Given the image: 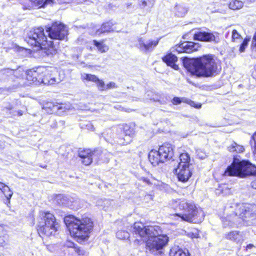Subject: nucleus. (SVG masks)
<instances>
[{
    "instance_id": "1",
    "label": "nucleus",
    "mask_w": 256,
    "mask_h": 256,
    "mask_svg": "<svg viewBox=\"0 0 256 256\" xmlns=\"http://www.w3.org/2000/svg\"><path fill=\"white\" fill-rule=\"evenodd\" d=\"M134 232L146 241V248L152 252L162 250L168 241L166 235L160 234L161 230L157 226H145L141 222H135Z\"/></svg>"
},
{
    "instance_id": "48",
    "label": "nucleus",
    "mask_w": 256,
    "mask_h": 256,
    "mask_svg": "<svg viewBox=\"0 0 256 256\" xmlns=\"http://www.w3.org/2000/svg\"><path fill=\"white\" fill-rule=\"evenodd\" d=\"M8 188V186L5 184L4 183L0 182V190H3L4 188Z\"/></svg>"
},
{
    "instance_id": "16",
    "label": "nucleus",
    "mask_w": 256,
    "mask_h": 256,
    "mask_svg": "<svg viewBox=\"0 0 256 256\" xmlns=\"http://www.w3.org/2000/svg\"><path fill=\"white\" fill-rule=\"evenodd\" d=\"M176 173L178 175V178L180 181L186 182L192 176V172L190 166H182V164H178L175 169Z\"/></svg>"
},
{
    "instance_id": "44",
    "label": "nucleus",
    "mask_w": 256,
    "mask_h": 256,
    "mask_svg": "<svg viewBox=\"0 0 256 256\" xmlns=\"http://www.w3.org/2000/svg\"><path fill=\"white\" fill-rule=\"evenodd\" d=\"M182 102V100L178 97H174L172 100V103L174 105L180 104Z\"/></svg>"
},
{
    "instance_id": "52",
    "label": "nucleus",
    "mask_w": 256,
    "mask_h": 256,
    "mask_svg": "<svg viewBox=\"0 0 256 256\" xmlns=\"http://www.w3.org/2000/svg\"><path fill=\"white\" fill-rule=\"evenodd\" d=\"M253 247H254V246L252 244H248L246 246V249H250Z\"/></svg>"
},
{
    "instance_id": "21",
    "label": "nucleus",
    "mask_w": 256,
    "mask_h": 256,
    "mask_svg": "<svg viewBox=\"0 0 256 256\" xmlns=\"http://www.w3.org/2000/svg\"><path fill=\"white\" fill-rule=\"evenodd\" d=\"M9 236L4 228L0 226V246L4 247L8 245Z\"/></svg>"
},
{
    "instance_id": "42",
    "label": "nucleus",
    "mask_w": 256,
    "mask_h": 256,
    "mask_svg": "<svg viewBox=\"0 0 256 256\" xmlns=\"http://www.w3.org/2000/svg\"><path fill=\"white\" fill-rule=\"evenodd\" d=\"M84 126H85V128L88 130H91V131H92L94 130V126L93 125L89 122H87V124H85V125H82V128H84Z\"/></svg>"
},
{
    "instance_id": "35",
    "label": "nucleus",
    "mask_w": 256,
    "mask_h": 256,
    "mask_svg": "<svg viewBox=\"0 0 256 256\" xmlns=\"http://www.w3.org/2000/svg\"><path fill=\"white\" fill-rule=\"evenodd\" d=\"M116 237L120 240H124L130 237L129 233L125 230H119L116 234Z\"/></svg>"
},
{
    "instance_id": "11",
    "label": "nucleus",
    "mask_w": 256,
    "mask_h": 256,
    "mask_svg": "<svg viewBox=\"0 0 256 256\" xmlns=\"http://www.w3.org/2000/svg\"><path fill=\"white\" fill-rule=\"evenodd\" d=\"M78 153L79 157L82 159V162L86 166L90 164L93 160H97L100 159V157H102V154L100 150L92 151L90 149L82 148H80Z\"/></svg>"
},
{
    "instance_id": "33",
    "label": "nucleus",
    "mask_w": 256,
    "mask_h": 256,
    "mask_svg": "<svg viewBox=\"0 0 256 256\" xmlns=\"http://www.w3.org/2000/svg\"><path fill=\"white\" fill-rule=\"evenodd\" d=\"M81 79L82 80L96 82V80H98V78L94 74L84 73L81 74Z\"/></svg>"
},
{
    "instance_id": "2",
    "label": "nucleus",
    "mask_w": 256,
    "mask_h": 256,
    "mask_svg": "<svg viewBox=\"0 0 256 256\" xmlns=\"http://www.w3.org/2000/svg\"><path fill=\"white\" fill-rule=\"evenodd\" d=\"M62 79L58 75L55 68L50 70L44 68H38L36 70H30L26 72L24 82L20 83L21 86L26 87L32 84L38 85L40 84L52 85L59 83Z\"/></svg>"
},
{
    "instance_id": "15",
    "label": "nucleus",
    "mask_w": 256,
    "mask_h": 256,
    "mask_svg": "<svg viewBox=\"0 0 256 256\" xmlns=\"http://www.w3.org/2000/svg\"><path fill=\"white\" fill-rule=\"evenodd\" d=\"M158 152L164 162L170 160L174 156V148L172 144L165 143L160 146Z\"/></svg>"
},
{
    "instance_id": "41",
    "label": "nucleus",
    "mask_w": 256,
    "mask_h": 256,
    "mask_svg": "<svg viewBox=\"0 0 256 256\" xmlns=\"http://www.w3.org/2000/svg\"><path fill=\"white\" fill-rule=\"evenodd\" d=\"M248 44V40L246 39H244L242 44H240L239 51L240 52H242L244 51L246 48L247 47Z\"/></svg>"
},
{
    "instance_id": "40",
    "label": "nucleus",
    "mask_w": 256,
    "mask_h": 256,
    "mask_svg": "<svg viewBox=\"0 0 256 256\" xmlns=\"http://www.w3.org/2000/svg\"><path fill=\"white\" fill-rule=\"evenodd\" d=\"M196 153L197 156L200 159H204L207 156L206 154L201 149L197 150Z\"/></svg>"
},
{
    "instance_id": "22",
    "label": "nucleus",
    "mask_w": 256,
    "mask_h": 256,
    "mask_svg": "<svg viewBox=\"0 0 256 256\" xmlns=\"http://www.w3.org/2000/svg\"><path fill=\"white\" fill-rule=\"evenodd\" d=\"M226 238L236 242H240L242 240V236L240 232L238 231H232L225 234Z\"/></svg>"
},
{
    "instance_id": "32",
    "label": "nucleus",
    "mask_w": 256,
    "mask_h": 256,
    "mask_svg": "<svg viewBox=\"0 0 256 256\" xmlns=\"http://www.w3.org/2000/svg\"><path fill=\"white\" fill-rule=\"evenodd\" d=\"M152 100L153 101L159 102L162 104H165L167 102L166 100H160L158 98H156L154 97V94L152 92H147L145 94V98L143 99V100L146 101L148 100Z\"/></svg>"
},
{
    "instance_id": "54",
    "label": "nucleus",
    "mask_w": 256,
    "mask_h": 256,
    "mask_svg": "<svg viewBox=\"0 0 256 256\" xmlns=\"http://www.w3.org/2000/svg\"><path fill=\"white\" fill-rule=\"evenodd\" d=\"M50 42V46H51V45H52V44L51 43V42Z\"/></svg>"
},
{
    "instance_id": "3",
    "label": "nucleus",
    "mask_w": 256,
    "mask_h": 256,
    "mask_svg": "<svg viewBox=\"0 0 256 256\" xmlns=\"http://www.w3.org/2000/svg\"><path fill=\"white\" fill-rule=\"evenodd\" d=\"M183 64L188 70L198 76L209 77L216 73L217 66L211 56L196 59L186 58Z\"/></svg>"
},
{
    "instance_id": "13",
    "label": "nucleus",
    "mask_w": 256,
    "mask_h": 256,
    "mask_svg": "<svg viewBox=\"0 0 256 256\" xmlns=\"http://www.w3.org/2000/svg\"><path fill=\"white\" fill-rule=\"evenodd\" d=\"M198 46L197 44L191 42H185L180 44L176 46L172 49V52H176L178 53H191L198 50Z\"/></svg>"
},
{
    "instance_id": "47",
    "label": "nucleus",
    "mask_w": 256,
    "mask_h": 256,
    "mask_svg": "<svg viewBox=\"0 0 256 256\" xmlns=\"http://www.w3.org/2000/svg\"><path fill=\"white\" fill-rule=\"evenodd\" d=\"M140 180H142V182H145L148 184H152V183L150 181L149 179L145 177H142L140 178Z\"/></svg>"
},
{
    "instance_id": "7",
    "label": "nucleus",
    "mask_w": 256,
    "mask_h": 256,
    "mask_svg": "<svg viewBox=\"0 0 256 256\" xmlns=\"http://www.w3.org/2000/svg\"><path fill=\"white\" fill-rule=\"evenodd\" d=\"M252 213L250 211L248 206L241 205L236 209L234 212L228 214L222 218L223 226L224 228H234L238 226L246 218L252 216Z\"/></svg>"
},
{
    "instance_id": "43",
    "label": "nucleus",
    "mask_w": 256,
    "mask_h": 256,
    "mask_svg": "<svg viewBox=\"0 0 256 256\" xmlns=\"http://www.w3.org/2000/svg\"><path fill=\"white\" fill-rule=\"evenodd\" d=\"M24 112L22 110H19L12 112L11 115L12 116H22L24 114Z\"/></svg>"
},
{
    "instance_id": "27",
    "label": "nucleus",
    "mask_w": 256,
    "mask_h": 256,
    "mask_svg": "<svg viewBox=\"0 0 256 256\" xmlns=\"http://www.w3.org/2000/svg\"><path fill=\"white\" fill-rule=\"evenodd\" d=\"M60 108V107L59 106L54 104V103L50 102L46 103L44 106L42 108L48 114H52Z\"/></svg>"
},
{
    "instance_id": "56",
    "label": "nucleus",
    "mask_w": 256,
    "mask_h": 256,
    "mask_svg": "<svg viewBox=\"0 0 256 256\" xmlns=\"http://www.w3.org/2000/svg\"><path fill=\"white\" fill-rule=\"evenodd\" d=\"M0 256H1L0 255Z\"/></svg>"
},
{
    "instance_id": "39",
    "label": "nucleus",
    "mask_w": 256,
    "mask_h": 256,
    "mask_svg": "<svg viewBox=\"0 0 256 256\" xmlns=\"http://www.w3.org/2000/svg\"><path fill=\"white\" fill-rule=\"evenodd\" d=\"M97 86L98 87V89L100 90H106V85L102 80H100L98 78V80H96V82Z\"/></svg>"
},
{
    "instance_id": "25",
    "label": "nucleus",
    "mask_w": 256,
    "mask_h": 256,
    "mask_svg": "<svg viewBox=\"0 0 256 256\" xmlns=\"http://www.w3.org/2000/svg\"><path fill=\"white\" fill-rule=\"evenodd\" d=\"M32 6L40 8L52 2V0H30Z\"/></svg>"
},
{
    "instance_id": "53",
    "label": "nucleus",
    "mask_w": 256,
    "mask_h": 256,
    "mask_svg": "<svg viewBox=\"0 0 256 256\" xmlns=\"http://www.w3.org/2000/svg\"><path fill=\"white\" fill-rule=\"evenodd\" d=\"M8 108L9 110H12L13 108L11 106V107Z\"/></svg>"
},
{
    "instance_id": "8",
    "label": "nucleus",
    "mask_w": 256,
    "mask_h": 256,
    "mask_svg": "<svg viewBox=\"0 0 256 256\" xmlns=\"http://www.w3.org/2000/svg\"><path fill=\"white\" fill-rule=\"evenodd\" d=\"M44 220V224L39 226L38 229L39 234H42L48 236H54L59 227V224L56 221L54 216L50 212H46L45 214Z\"/></svg>"
},
{
    "instance_id": "20",
    "label": "nucleus",
    "mask_w": 256,
    "mask_h": 256,
    "mask_svg": "<svg viewBox=\"0 0 256 256\" xmlns=\"http://www.w3.org/2000/svg\"><path fill=\"white\" fill-rule=\"evenodd\" d=\"M158 150H152L148 154V159L151 164L156 166L160 162H164Z\"/></svg>"
},
{
    "instance_id": "31",
    "label": "nucleus",
    "mask_w": 256,
    "mask_h": 256,
    "mask_svg": "<svg viewBox=\"0 0 256 256\" xmlns=\"http://www.w3.org/2000/svg\"><path fill=\"white\" fill-rule=\"evenodd\" d=\"M112 24L110 22H106L102 24L100 29L98 30L96 33L98 34L101 33H104L106 32H110L112 30Z\"/></svg>"
},
{
    "instance_id": "49",
    "label": "nucleus",
    "mask_w": 256,
    "mask_h": 256,
    "mask_svg": "<svg viewBox=\"0 0 256 256\" xmlns=\"http://www.w3.org/2000/svg\"><path fill=\"white\" fill-rule=\"evenodd\" d=\"M251 186L253 188L256 189V180L252 182Z\"/></svg>"
},
{
    "instance_id": "19",
    "label": "nucleus",
    "mask_w": 256,
    "mask_h": 256,
    "mask_svg": "<svg viewBox=\"0 0 256 256\" xmlns=\"http://www.w3.org/2000/svg\"><path fill=\"white\" fill-rule=\"evenodd\" d=\"M163 61L166 62L168 66L172 67L175 70L178 68V66L176 64L178 60V58L172 53H168L162 58Z\"/></svg>"
},
{
    "instance_id": "6",
    "label": "nucleus",
    "mask_w": 256,
    "mask_h": 256,
    "mask_svg": "<svg viewBox=\"0 0 256 256\" xmlns=\"http://www.w3.org/2000/svg\"><path fill=\"white\" fill-rule=\"evenodd\" d=\"M256 174V166L248 160H240L234 157L231 165L225 170L224 174L227 176H236L241 178Z\"/></svg>"
},
{
    "instance_id": "10",
    "label": "nucleus",
    "mask_w": 256,
    "mask_h": 256,
    "mask_svg": "<svg viewBox=\"0 0 256 256\" xmlns=\"http://www.w3.org/2000/svg\"><path fill=\"white\" fill-rule=\"evenodd\" d=\"M46 32L49 38L53 40H64L68 34L66 26L58 22L53 23L51 26L46 27Z\"/></svg>"
},
{
    "instance_id": "51",
    "label": "nucleus",
    "mask_w": 256,
    "mask_h": 256,
    "mask_svg": "<svg viewBox=\"0 0 256 256\" xmlns=\"http://www.w3.org/2000/svg\"><path fill=\"white\" fill-rule=\"evenodd\" d=\"M253 42L254 44V46L256 47V32L254 34L253 37Z\"/></svg>"
},
{
    "instance_id": "24",
    "label": "nucleus",
    "mask_w": 256,
    "mask_h": 256,
    "mask_svg": "<svg viewBox=\"0 0 256 256\" xmlns=\"http://www.w3.org/2000/svg\"><path fill=\"white\" fill-rule=\"evenodd\" d=\"M174 12L178 16H184L188 12V8L183 4H176Z\"/></svg>"
},
{
    "instance_id": "18",
    "label": "nucleus",
    "mask_w": 256,
    "mask_h": 256,
    "mask_svg": "<svg viewBox=\"0 0 256 256\" xmlns=\"http://www.w3.org/2000/svg\"><path fill=\"white\" fill-rule=\"evenodd\" d=\"M194 38L195 40L210 42L214 40L215 36L211 32L199 31L194 34Z\"/></svg>"
},
{
    "instance_id": "23",
    "label": "nucleus",
    "mask_w": 256,
    "mask_h": 256,
    "mask_svg": "<svg viewBox=\"0 0 256 256\" xmlns=\"http://www.w3.org/2000/svg\"><path fill=\"white\" fill-rule=\"evenodd\" d=\"M170 256H190V254L188 250H182L176 246L170 249Z\"/></svg>"
},
{
    "instance_id": "38",
    "label": "nucleus",
    "mask_w": 256,
    "mask_h": 256,
    "mask_svg": "<svg viewBox=\"0 0 256 256\" xmlns=\"http://www.w3.org/2000/svg\"><path fill=\"white\" fill-rule=\"evenodd\" d=\"M14 69H11L10 68H4L1 70L0 72L2 74L6 75L7 76H10L11 79H13L12 74Z\"/></svg>"
},
{
    "instance_id": "50",
    "label": "nucleus",
    "mask_w": 256,
    "mask_h": 256,
    "mask_svg": "<svg viewBox=\"0 0 256 256\" xmlns=\"http://www.w3.org/2000/svg\"><path fill=\"white\" fill-rule=\"evenodd\" d=\"M58 1L60 2V3H68L70 2V0H58Z\"/></svg>"
},
{
    "instance_id": "14",
    "label": "nucleus",
    "mask_w": 256,
    "mask_h": 256,
    "mask_svg": "<svg viewBox=\"0 0 256 256\" xmlns=\"http://www.w3.org/2000/svg\"><path fill=\"white\" fill-rule=\"evenodd\" d=\"M136 46L141 50L147 52L152 50L158 43V40H146L143 38H139L138 39Z\"/></svg>"
},
{
    "instance_id": "36",
    "label": "nucleus",
    "mask_w": 256,
    "mask_h": 256,
    "mask_svg": "<svg viewBox=\"0 0 256 256\" xmlns=\"http://www.w3.org/2000/svg\"><path fill=\"white\" fill-rule=\"evenodd\" d=\"M232 41L233 42H237L238 40L242 38L241 35L238 32V30L234 29L232 30Z\"/></svg>"
},
{
    "instance_id": "30",
    "label": "nucleus",
    "mask_w": 256,
    "mask_h": 256,
    "mask_svg": "<svg viewBox=\"0 0 256 256\" xmlns=\"http://www.w3.org/2000/svg\"><path fill=\"white\" fill-rule=\"evenodd\" d=\"M244 2L238 0H230L229 3L230 8L232 10H238L242 8Z\"/></svg>"
},
{
    "instance_id": "28",
    "label": "nucleus",
    "mask_w": 256,
    "mask_h": 256,
    "mask_svg": "<svg viewBox=\"0 0 256 256\" xmlns=\"http://www.w3.org/2000/svg\"><path fill=\"white\" fill-rule=\"evenodd\" d=\"M228 150L230 152H236L238 153H240L244 151V148L242 146L238 144L235 142L232 144L230 146L228 147Z\"/></svg>"
},
{
    "instance_id": "37",
    "label": "nucleus",
    "mask_w": 256,
    "mask_h": 256,
    "mask_svg": "<svg viewBox=\"0 0 256 256\" xmlns=\"http://www.w3.org/2000/svg\"><path fill=\"white\" fill-rule=\"evenodd\" d=\"M3 194H4L6 198L7 199L8 203L10 204V200L13 194L10 188L8 186V189L4 188L3 190L2 191Z\"/></svg>"
},
{
    "instance_id": "17",
    "label": "nucleus",
    "mask_w": 256,
    "mask_h": 256,
    "mask_svg": "<svg viewBox=\"0 0 256 256\" xmlns=\"http://www.w3.org/2000/svg\"><path fill=\"white\" fill-rule=\"evenodd\" d=\"M26 75V72L21 68L14 69L12 78V80L16 82V84L15 85V88H21L20 83L24 82V78Z\"/></svg>"
},
{
    "instance_id": "34",
    "label": "nucleus",
    "mask_w": 256,
    "mask_h": 256,
    "mask_svg": "<svg viewBox=\"0 0 256 256\" xmlns=\"http://www.w3.org/2000/svg\"><path fill=\"white\" fill-rule=\"evenodd\" d=\"M220 191V193L224 195H228L232 193L230 188H229L228 186L224 184L220 186V188L218 191Z\"/></svg>"
},
{
    "instance_id": "26",
    "label": "nucleus",
    "mask_w": 256,
    "mask_h": 256,
    "mask_svg": "<svg viewBox=\"0 0 256 256\" xmlns=\"http://www.w3.org/2000/svg\"><path fill=\"white\" fill-rule=\"evenodd\" d=\"M93 44L96 47L98 50L101 53L106 52L109 49L108 46L104 44L103 41L98 42L96 40H94Z\"/></svg>"
},
{
    "instance_id": "55",
    "label": "nucleus",
    "mask_w": 256,
    "mask_h": 256,
    "mask_svg": "<svg viewBox=\"0 0 256 256\" xmlns=\"http://www.w3.org/2000/svg\"><path fill=\"white\" fill-rule=\"evenodd\" d=\"M70 0V2L71 0Z\"/></svg>"
},
{
    "instance_id": "12",
    "label": "nucleus",
    "mask_w": 256,
    "mask_h": 256,
    "mask_svg": "<svg viewBox=\"0 0 256 256\" xmlns=\"http://www.w3.org/2000/svg\"><path fill=\"white\" fill-rule=\"evenodd\" d=\"M116 132L120 134L114 138L116 139L115 142L120 145L129 144L132 141L134 134V129L130 128L128 126H124L123 129L121 128H117Z\"/></svg>"
},
{
    "instance_id": "4",
    "label": "nucleus",
    "mask_w": 256,
    "mask_h": 256,
    "mask_svg": "<svg viewBox=\"0 0 256 256\" xmlns=\"http://www.w3.org/2000/svg\"><path fill=\"white\" fill-rule=\"evenodd\" d=\"M70 218L68 228L70 234L80 240H87L94 227L91 218L86 216L80 218L72 216Z\"/></svg>"
},
{
    "instance_id": "9",
    "label": "nucleus",
    "mask_w": 256,
    "mask_h": 256,
    "mask_svg": "<svg viewBox=\"0 0 256 256\" xmlns=\"http://www.w3.org/2000/svg\"><path fill=\"white\" fill-rule=\"evenodd\" d=\"M28 43L34 46H46L48 42L42 28L40 27L30 31L27 40Z\"/></svg>"
},
{
    "instance_id": "5",
    "label": "nucleus",
    "mask_w": 256,
    "mask_h": 256,
    "mask_svg": "<svg viewBox=\"0 0 256 256\" xmlns=\"http://www.w3.org/2000/svg\"><path fill=\"white\" fill-rule=\"evenodd\" d=\"M175 203L178 204V208L183 210V214H176L182 220L190 222L199 223L204 219L203 211L198 208L196 205L190 201L186 200H176Z\"/></svg>"
},
{
    "instance_id": "46",
    "label": "nucleus",
    "mask_w": 256,
    "mask_h": 256,
    "mask_svg": "<svg viewBox=\"0 0 256 256\" xmlns=\"http://www.w3.org/2000/svg\"><path fill=\"white\" fill-rule=\"evenodd\" d=\"M116 88V84L114 82H111L106 86V90L112 88Z\"/></svg>"
},
{
    "instance_id": "29",
    "label": "nucleus",
    "mask_w": 256,
    "mask_h": 256,
    "mask_svg": "<svg viewBox=\"0 0 256 256\" xmlns=\"http://www.w3.org/2000/svg\"><path fill=\"white\" fill-rule=\"evenodd\" d=\"M180 162L182 166H190V156L188 153H182L180 156Z\"/></svg>"
},
{
    "instance_id": "45",
    "label": "nucleus",
    "mask_w": 256,
    "mask_h": 256,
    "mask_svg": "<svg viewBox=\"0 0 256 256\" xmlns=\"http://www.w3.org/2000/svg\"><path fill=\"white\" fill-rule=\"evenodd\" d=\"M252 139L254 142V152L256 154V132H254V134L252 136Z\"/></svg>"
}]
</instances>
